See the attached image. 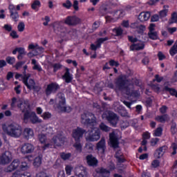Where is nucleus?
I'll use <instances>...</instances> for the list:
<instances>
[{"instance_id": "nucleus-1", "label": "nucleus", "mask_w": 177, "mask_h": 177, "mask_svg": "<svg viewBox=\"0 0 177 177\" xmlns=\"http://www.w3.org/2000/svg\"><path fill=\"white\" fill-rule=\"evenodd\" d=\"M18 109H20L22 113H24V121H28L30 120L32 124H41L42 122V120L39 119L37 115V113L34 111H29L27 109L29 106H26V103H23V102H20L17 104Z\"/></svg>"}, {"instance_id": "nucleus-2", "label": "nucleus", "mask_w": 177, "mask_h": 177, "mask_svg": "<svg viewBox=\"0 0 177 177\" xmlns=\"http://www.w3.org/2000/svg\"><path fill=\"white\" fill-rule=\"evenodd\" d=\"M129 81L127 79V76L124 75H119L115 80V84L118 91H126V93L128 96H133L135 91L131 90V88L128 86Z\"/></svg>"}, {"instance_id": "nucleus-3", "label": "nucleus", "mask_w": 177, "mask_h": 177, "mask_svg": "<svg viewBox=\"0 0 177 177\" xmlns=\"http://www.w3.org/2000/svg\"><path fill=\"white\" fill-rule=\"evenodd\" d=\"M3 131L10 138H20L23 133V128L17 123H11L8 125L3 126Z\"/></svg>"}, {"instance_id": "nucleus-4", "label": "nucleus", "mask_w": 177, "mask_h": 177, "mask_svg": "<svg viewBox=\"0 0 177 177\" xmlns=\"http://www.w3.org/2000/svg\"><path fill=\"white\" fill-rule=\"evenodd\" d=\"M31 75L30 73L25 74L22 77V81L27 89L29 91H34V92H39L41 88L39 86L35 85V81L33 79H30Z\"/></svg>"}, {"instance_id": "nucleus-5", "label": "nucleus", "mask_w": 177, "mask_h": 177, "mask_svg": "<svg viewBox=\"0 0 177 177\" xmlns=\"http://www.w3.org/2000/svg\"><path fill=\"white\" fill-rule=\"evenodd\" d=\"M66 106V97L64 94L59 93H58V104H57V108L58 110H60L62 113H71V106Z\"/></svg>"}, {"instance_id": "nucleus-6", "label": "nucleus", "mask_w": 177, "mask_h": 177, "mask_svg": "<svg viewBox=\"0 0 177 177\" xmlns=\"http://www.w3.org/2000/svg\"><path fill=\"white\" fill-rule=\"evenodd\" d=\"M106 41H109V37L98 38L95 41V44H91L90 49L94 51V54L90 57L91 59H96V57H97L96 50H97V49H100V48H102V44L106 42Z\"/></svg>"}, {"instance_id": "nucleus-7", "label": "nucleus", "mask_w": 177, "mask_h": 177, "mask_svg": "<svg viewBox=\"0 0 177 177\" xmlns=\"http://www.w3.org/2000/svg\"><path fill=\"white\" fill-rule=\"evenodd\" d=\"M88 135L86 138L88 142H97L100 139V130L97 128H91L88 131Z\"/></svg>"}, {"instance_id": "nucleus-8", "label": "nucleus", "mask_w": 177, "mask_h": 177, "mask_svg": "<svg viewBox=\"0 0 177 177\" xmlns=\"http://www.w3.org/2000/svg\"><path fill=\"white\" fill-rule=\"evenodd\" d=\"M86 133V130L77 127L76 129H73L72 131V138L74 139L75 142H79L82 138H84V134Z\"/></svg>"}, {"instance_id": "nucleus-9", "label": "nucleus", "mask_w": 177, "mask_h": 177, "mask_svg": "<svg viewBox=\"0 0 177 177\" xmlns=\"http://www.w3.org/2000/svg\"><path fill=\"white\" fill-rule=\"evenodd\" d=\"M59 89H60V86L57 82L48 84L45 89L46 96H50L52 93H56Z\"/></svg>"}, {"instance_id": "nucleus-10", "label": "nucleus", "mask_w": 177, "mask_h": 177, "mask_svg": "<svg viewBox=\"0 0 177 177\" xmlns=\"http://www.w3.org/2000/svg\"><path fill=\"white\" fill-rule=\"evenodd\" d=\"M109 146L113 149H118L120 147V142L115 131H112L109 133Z\"/></svg>"}, {"instance_id": "nucleus-11", "label": "nucleus", "mask_w": 177, "mask_h": 177, "mask_svg": "<svg viewBox=\"0 0 177 177\" xmlns=\"http://www.w3.org/2000/svg\"><path fill=\"white\" fill-rule=\"evenodd\" d=\"M119 120L118 115L114 112H109L106 116V120L113 128H117V124H118Z\"/></svg>"}, {"instance_id": "nucleus-12", "label": "nucleus", "mask_w": 177, "mask_h": 177, "mask_svg": "<svg viewBox=\"0 0 177 177\" xmlns=\"http://www.w3.org/2000/svg\"><path fill=\"white\" fill-rule=\"evenodd\" d=\"M81 23V19L78 17L73 15V16H68L65 20L64 24L66 26H77Z\"/></svg>"}, {"instance_id": "nucleus-13", "label": "nucleus", "mask_w": 177, "mask_h": 177, "mask_svg": "<svg viewBox=\"0 0 177 177\" xmlns=\"http://www.w3.org/2000/svg\"><path fill=\"white\" fill-rule=\"evenodd\" d=\"M82 123L84 125H86L87 127H91L92 128H95V125H96V119L95 118H88L86 116V113H84L81 115Z\"/></svg>"}, {"instance_id": "nucleus-14", "label": "nucleus", "mask_w": 177, "mask_h": 177, "mask_svg": "<svg viewBox=\"0 0 177 177\" xmlns=\"http://www.w3.org/2000/svg\"><path fill=\"white\" fill-rule=\"evenodd\" d=\"M12 153L9 151H6L0 157V162L3 165H6V164H9V162H12Z\"/></svg>"}, {"instance_id": "nucleus-15", "label": "nucleus", "mask_w": 177, "mask_h": 177, "mask_svg": "<svg viewBox=\"0 0 177 177\" xmlns=\"http://www.w3.org/2000/svg\"><path fill=\"white\" fill-rule=\"evenodd\" d=\"M115 169V165L113 162H111L108 166V169H104V167L98 168L96 170V172L99 174V175H104L107 174H110L111 171Z\"/></svg>"}, {"instance_id": "nucleus-16", "label": "nucleus", "mask_w": 177, "mask_h": 177, "mask_svg": "<svg viewBox=\"0 0 177 177\" xmlns=\"http://www.w3.org/2000/svg\"><path fill=\"white\" fill-rule=\"evenodd\" d=\"M86 160L88 167H97V164H99L97 158L92 154L87 155L86 156Z\"/></svg>"}, {"instance_id": "nucleus-17", "label": "nucleus", "mask_w": 177, "mask_h": 177, "mask_svg": "<svg viewBox=\"0 0 177 177\" xmlns=\"http://www.w3.org/2000/svg\"><path fill=\"white\" fill-rule=\"evenodd\" d=\"M21 151L22 154H31L34 151V146L30 143H25L22 145Z\"/></svg>"}, {"instance_id": "nucleus-18", "label": "nucleus", "mask_w": 177, "mask_h": 177, "mask_svg": "<svg viewBox=\"0 0 177 177\" xmlns=\"http://www.w3.org/2000/svg\"><path fill=\"white\" fill-rule=\"evenodd\" d=\"M20 165V160L19 159H15L10 165L5 169V172H13L15 169H17Z\"/></svg>"}, {"instance_id": "nucleus-19", "label": "nucleus", "mask_w": 177, "mask_h": 177, "mask_svg": "<svg viewBox=\"0 0 177 177\" xmlns=\"http://www.w3.org/2000/svg\"><path fill=\"white\" fill-rule=\"evenodd\" d=\"M167 150H168V147L167 145H163L157 149L154 153L155 158H161V157L165 154V151H167Z\"/></svg>"}, {"instance_id": "nucleus-20", "label": "nucleus", "mask_w": 177, "mask_h": 177, "mask_svg": "<svg viewBox=\"0 0 177 177\" xmlns=\"http://www.w3.org/2000/svg\"><path fill=\"white\" fill-rule=\"evenodd\" d=\"M151 16V14L150 12H142L138 15V20L141 21V23H143V21H147L150 19V17Z\"/></svg>"}, {"instance_id": "nucleus-21", "label": "nucleus", "mask_w": 177, "mask_h": 177, "mask_svg": "<svg viewBox=\"0 0 177 177\" xmlns=\"http://www.w3.org/2000/svg\"><path fill=\"white\" fill-rule=\"evenodd\" d=\"M52 140L54 145L57 147H61V146H63V145H64V138L62 136L53 137Z\"/></svg>"}, {"instance_id": "nucleus-22", "label": "nucleus", "mask_w": 177, "mask_h": 177, "mask_svg": "<svg viewBox=\"0 0 177 177\" xmlns=\"http://www.w3.org/2000/svg\"><path fill=\"white\" fill-rule=\"evenodd\" d=\"M62 80H64L66 84H70L73 81V75L70 73V69L68 68H66V72L62 76Z\"/></svg>"}, {"instance_id": "nucleus-23", "label": "nucleus", "mask_w": 177, "mask_h": 177, "mask_svg": "<svg viewBox=\"0 0 177 177\" xmlns=\"http://www.w3.org/2000/svg\"><path fill=\"white\" fill-rule=\"evenodd\" d=\"M24 136L25 139H32L34 138V130L31 128H25L24 130Z\"/></svg>"}, {"instance_id": "nucleus-24", "label": "nucleus", "mask_w": 177, "mask_h": 177, "mask_svg": "<svg viewBox=\"0 0 177 177\" xmlns=\"http://www.w3.org/2000/svg\"><path fill=\"white\" fill-rule=\"evenodd\" d=\"M97 150H102L103 153L106 150V140L104 138H101V140L96 145Z\"/></svg>"}, {"instance_id": "nucleus-25", "label": "nucleus", "mask_w": 177, "mask_h": 177, "mask_svg": "<svg viewBox=\"0 0 177 177\" xmlns=\"http://www.w3.org/2000/svg\"><path fill=\"white\" fill-rule=\"evenodd\" d=\"M145 49L144 44H133L130 46V50H143Z\"/></svg>"}, {"instance_id": "nucleus-26", "label": "nucleus", "mask_w": 177, "mask_h": 177, "mask_svg": "<svg viewBox=\"0 0 177 177\" xmlns=\"http://www.w3.org/2000/svg\"><path fill=\"white\" fill-rule=\"evenodd\" d=\"M164 92H169L171 96H175L177 97V91L174 88H169L168 86H165L163 88Z\"/></svg>"}, {"instance_id": "nucleus-27", "label": "nucleus", "mask_w": 177, "mask_h": 177, "mask_svg": "<svg viewBox=\"0 0 177 177\" xmlns=\"http://www.w3.org/2000/svg\"><path fill=\"white\" fill-rule=\"evenodd\" d=\"M99 128L102 132L108 133L111 131V127L107 126L104 122H101L99 125Z\"/></svg>"}, {"instance_id": "nucleus-28", "label": "nucleus", "mask_w": 177, "mask_h": 177, "mask_svg": "<svg viewBox=\"0 0 177 177\" xmlns=\"http://www.w3.org/2000/svg\"><path fill=\"white\" fill-rule=\"evenodd\" d=\"M156 121H158V122H161L162 124L165 122L167 120H168V114H164L162 115H157L155 118Z\"/></svg>"}, {"instance_id": "nucleus-29", "label": "nucleus", "mask_w": 177, "mask_h": 177, "mask_svg": "<svg viewBox=\"0 0 177 177\" xmlns=\"http://www.w3.org/2000/svg\"><path fill=\"white\" fill-rule=\"evenodd\" d=\"M41 164H42V156H39L34 159L33 166L38 168L41 167Z\"/></svg>"}, {"instance_id": "nucleus-30", "label": "nucleus", "mask_w": 177, "mask_h": 177, "mask_svg": "<svg viewBox=\"0 0 177 177\" xmlns=\"http://www.w3.org/2000/svg\"><path fill=\"white\" fill-rule=\"evenodd\" d=\"M31 64L33 65L32 70H36L37 71H39V73L42 71V67H41V65L37 64V59H32Z\"/></svg>"}, {"instance_id": "nucleus-31", "label": "nucleus", "mask_w": 177, "mask_h": 177, "mask_svg": "<svg viewBox=\"0 0 177 177\" xmlns=\"http://www.w3.org/2000/svg\"><path fill=\"white\" fill-rule=\"evenodd\" d=\"M73 147L78 153H82V145L81 144V140L75 141V143L73 144Z\"/></svg>"}, {"instance_id": "nucleus-32", "label": "nucleus", "mask_w": 177, "mask_h": 177, "mask_svg": "<svg viewBox=\"0 0 177 177\" xmlns=\"http://www.w3.org/2000/svg\"><path fill=\"white\" fill-rule=\"evenodd\" d=\"M59 156L62 160H64V161H67V160H70L71 158V153H66L65 152H61Z\"/></svg>"}, {"instance_id": "nucleus-33", "label": "nucleus", "mask_w": 177, "mask_h": 177, "mask_svg": "<svg viewBox=\"0 0 177 177\" xmlns=\"http://www.w3.org/2000/svg\"><path fill=\"white\" fill-rule=\"evenodd\" d=\"M170 150H172L171 156H176L177 153V141L176 142H172L170 146Z\"/></svg>"}, {"instance_id": "nucleus-34", "label": "nucleus", "mask_w": 177, "mask_h": 177, "mask_svg": "<svg viewBox=\"0 0 177 177\" xmlns=\"http://www.w3.org/2000/svg\"><path fill=\"white\" fill-rule=\"evenodd\" d=\"M31 8L33 10H37V9L41 8V1L39 0H35L31 4Z\"/></svg>"}, {"instance_id": "nucleus-35", "label": "nucleus", "mask_w": 177, "mask_h": 177, "mask_svg": "<svg viewBox=\"0 0 177 177\" xmlns=\"http://www.w3.org/2000/svg\"><path fill=\"white\" fill-rule=\"evenodd\" d=\"M100 13L102 16H106V15H108L109 13V8H107V6L103 5L101 6L100 10Z\"/></svg>"}, {"instance_id": "nucleus-36", "label": "nucleus", "mask_w": 177, "mask_h": 177, "mask_svg": "<svg viewBox=\"0 0 177 177\" xmlns=\"http://www.w3.org/2000/svg\"><path fill=\"white\" fill-rule=\"evenodd\" d=\"M38 139L40 143H41V145H45V143H46V140L48 138L46 137V135L44 133H41V134H39Z\"/></svg>"}, {"instance_id": "nucleus-37", "label": "nucleus", "mask_w": 177, "mask_h": 177, "mask_svg": "<svg viewBox=\"0 0 177 177\" xmlns=\"http://www.w3.org/2000/svg\"><path fill=\"white\" fill-rule=\"evenodd\" d=\"M113 32H115V36L116 37H121V35H122V34L124 33V30H122V28L121 27L119 28H115L113 30Z\"/></svg>"}, {"instance_id": "nucleus-38", "label": "nucleus", "mask_w": 177, "mask_h": 177, "mask_svg": "<svg viewBox=\"0 0 177 177\" xmlns=\"http://www.w3.org/2000/svg\"><path fill=\"white\" fill-rule=\"evenodd\" d=\"M6 63H8V64L13 66V64H15L16 62V58H15V57L8 56L6 58Z\"/></svg>"}, {"instance_id": "nucleus-39", "label": "nucleus", "mask_w": 177, "mask_h": 177, "mask_svg": "<svg viewBox=\"0 0 177 177\" xmlns=\"http://www.w3.org/2000/svg\"><path fill=\"white\" fill-rule=\"evenodd\" d=\"M153 136L160 137L162 135V127H158L156 130H154Z\"/></svg>"}, {"instance_id": "nucleus-40", "label": "nucleus", "mask_w": 177, "mask_h": 177, "mask_svg": "<svg viewBox=\"0 0 177 177\" xmlns=\"http://www.w3.org/2000/svg\"><path fill=\"white\" fill-rule=\"evenodd\" d=\"M148 37L150 39H153V41L158 39V35H157V32H149Z\"/></svg>"}, {"instance_id": "nucleus-41", "label": "nucleus", "mask_w": 177, "mask_h": 177, "mask_svg": "<svg viewBox=\"0 0 177 177\" xmlns=\"http://www.w3.org/2000/svg\"><path fill=\"white\" fill-rule=\"evenodd\" d=\"M176 54H177V44L175 43L169 50V55L171 56H174V55H176Z\"/></svg>"}, {"instance_id": "nucleus-42", "label": "nucleus", "mask_w": 177, "mask_h": 177, "mask_svg": "<svg viewBox=\"0 0 177 177\" xmlns=\"http://www.w3.org/2000/svg\"><path fill=\"white\" fill-rule=\"evenodd\" d=\"M10 16L14 21H18L19 16V12L17 11L10 12Z\"/></svg>"}, {"instance_id": "nucleus-43", "label": "nucleus", "mask_w": 177, "mask_h": 177, "mask_svg": "<svg viewBox=\"0 0 177 177\" xmlns=\"http://www.w3.org/2000/svg\"><path fill=\"white\" fill-rule=\"evenodd\" d=\"M26 28V24H24V22H19L17 26V30L19 32H23Z\"/></svg>"}, {"instance_id": "nucleus-44", "label": "nucleus", "mask_w": 177, "mask_h": 177, "mask_svg": "<svg viewBox=\"0 0 177 177\" xmlns=\"http://www.w3.org/2000/svg\"><path fill=\"white\" fill-rule=\"evenodd\" d=\"M160 142V138H153L150 140V145L152 147H154Z\"/></svg>"}, {"instance_id": "nucleus-45", "label": "nucleus", "mask_w": 177, "mask_h": 177, "mask_svg": "<svg viewBox=\"0 0 177 177\" xmlns=\"http://www.w3.org/2000/svg\"><path fill=\"white\" fill-rule=\"evenodd\" d=\"M109 66L111 67H119L120 66V62L118 61H115L114 59H111L109 61Z\"/></svg>"}, {"instance_id": "nucleus-46", "label": "nucleus", "mask_w": 177, "mask_h": 177, "mask_svg": "<svg viewBox=\"0 0 177 177\" xmlns=\"http://www.w3.org/2000/svg\"><path fill=\"white\" fill-rule=\"evenodd\" d=\"M62 67H63V66L59 63L54 64L53 66V73H57L59 71V70H60V68H62Z\"/></svg>"}, {"instance_id": "nucleus-47", "label": "nucleus", "mask_w": 177, "mask_h": 177, "mask_svg": "<svg viewBox=\"0 0 177 177\" xmlns=\"http://www.w3.org/2000/svg\"><path fill=\"white\" fill-rule=\"evenodd\" d=\"M41 117L44 120H49V118H52V113L49 112H44L43 114L41 115Z\"/></svg>"}, {"instance_id": "nucleus-48", "label": "nucleus", "mask_w": 177, "mask_h": 177, "mask_svg": "<svg viewBox=\"0 0 177 177\" xmlns=\"http://www.w3.org/2000/svg\"><path fill=\"white\" fill-rule=\"evenodd\" d=\"M62 6L66 9H70L73 6V3L70 0H66L65 3H63Z\"/></svg>"}, {"instance_id": "nucleus-49", "label": "nucleus", "mask_w": 177, "mask_h": 177, "mask_svg": "<svg viewBox=\"0 0 177 177\" xmlns=\"http://www.w3.org/2000/svg\"><path fill=\"white\" fill-rule=\"evenodd\" d=\"M28 169V164L27 162H22L20 165L21 171H27Z\"/></svg>"}, {"instance_id": "nucleus-50", "label": "nucleus", "mask_w": 177, "mask_h": 177, "mask_svg": "<svg viewBox=\"0 0 177 177\" xmlns=\"http://www.w3.org/2000/svg\"><path fill=\"white\" fill-rule=\"evenodd\" d=\"M137 30L138 34H143V32H145V30H146V26L144 25H138Z\"/></svg>"}, {"instance_id": "nucleus-51", "label": "nucleus", "mask_w": 177, "mask_h": 177, "mask_svg": "<svg viewBox=\"0 0 177 177\" xmlns=\"http://www.w3.org/2000/svg\"><path fill=\"white\" fill-rule=\"evenodd\" d=\"M168 110V106L167 105H163L159 109L160 114H167V111Z\"/></svg>"}, {"instance_id": "nucleus-52", "label": "nucleus", "mask_w": 177, "mask_h": 177, "mask_svg": "<svg viewBox=\"0 0 177 177\" xmlns=\"http://www.w3.org/2000/svg\"><path fill=\"white\" fill-rule=\"evenodd\" d=\"M99 27H100V22L95 21L92 26V30L93 31H96L97 29L99 28Z\"/></svg>"}, {"instance_id": "nucleus-53", "label": "nucleus", "mask_w": 177, "mask_h": 177, "mask_svg": "<svg viewBox=\"0 0 177 177\" xmlns=\"http://www.w3.org/2000/svg\"><path fill=\"white\" fill-rule=\"evenodd\" d=\"M128 127H129V122L128 121H123L120 124L121 129H127V128H128Z\"/></svg>"}, {"instance_id": "nucleus-54", "label": "nucleus", "mask_w": 177, "mask_h": 177, "mask_svg": "<svg viewBox=\"0 0 177 177\" xmlns=\"http://www.w3.org/2000/svg\"><path fill=\"white\" fill-rule=\"evenodd\" d=\"M170 131L172 135H175V133H176L177 132L176 123H174L171 124Z\"/></svg>"}, {"instance_id": "nucleus-55", "label": "nucleus", "mask_w": 177, "mask_h": 177, "mask_svg": "<svg viewBox=\"0 0 177 177\" xmlns=\"http://www.w3.org/2000/svg\"><path fill=\"white\" fill-rule=\"evenodd\" d=\"M151 88L154 91V92H156V93H158L160 92V86H158V84H151Z\"/></svg>"}, {"instance_id": "nucleus-56", "label": "nucleus", "mask_w": 177, "mask_h": 177, "mask_svg": "<svg viewBox=\"0 0 177 177\" xmlns=\"http://www.w3.org/2000/svg\"><path fill=\"white\" fill-rule=\"evenodd\" d=\"M151 167L153 168H158L160 167V160H154L151 162Z\"/></svg>"}, {"instance_id": "nucleus-57", "label": "nucleus", "mask_w": 177, "mask_h": 177, "mask_svg": "<svg viewBox=\"0 0 177 177\" xmlns=\"http://www.w3.org/2000/svg\"><path fill=\"white\" fill-rule=\"evenodd\" d=\"M168 14V10L164 9L160 11L159 15L160 17H167V15Z\"/></svg>"}, {"instance_id": "nucleus-58", "label": "nucleus", "mask_w": 177, "mask_h": 177, "mask_svg": "<svg viewBox=\"0 0 177 177\" xmlns=\"http://www.w3.org/2000/svg\"><path fill=\"white\" fill-rule=\"evenodd\" d=\"M158 59L160 61L161 60H165V59L167 58V57L165 56V55H164V53H162V52L161 51H159L158 53Z\"/></svg>"}, {"instance_id": "nucleus-59", "label": "nucleus", "mask_w": 177, "mask_h": 177, "mask_svg": "<svg viewBox=\"0 0 177 177\" xmlns=\"http://www.w3.org/2000/svg\"><path fill=\"white\" fill-rule=\"evenodd\" d=\"M158 20H160V15H153L151 17V21L152 23H155L156 21H158Z\"/></svg>"}, {"instance_id": "nucleus-60", "label": "nucleus", "mask_w": 177, "mask_h": 177, "mask_svg": "<svg viewBox=\"0 0 177 177\" xmlns=\"http://www.w3.org/2000/svg\"><path fill=\"white\" fill-rule=\"evenodd\" d=\"M10 36L12 37V39H17V38H19V35H17V32L15 30H12L10 33Z\"/></svg>"}, {"instance_id": "nucleus-61", "label": "nucleus", "mask_w": 177, "mask_h": 177, "mask_svg": "<svg viewBox=\"0 0 177 177\" xmlns=\"http://www.w3.org/2000/svg\"><path fill=\"white\" fill-rule=\"evenodd\" d=\"M65 171L66 172V175H71V171H73V167L70 165H66L65 167Z\"/></svg>"}, {"instance_id": "nucleus-62", "label": "nucleus", "mask_w": 177, "mask_h": 177, "mask_svg": "<svg viewBox=\"0 0 177 177\" xmlns=\"http://www.w3.org/2000/svg\"><path fill=\"white\" fill-rule=\"evenodd\" d=\"M171 23H177V12H174L171 14Z\"/></svg>"}, {"instance_id": "nucleus-63", "label": "nucleus", "mask_w": 177, "mask_h": 177, "mask_svg": "<svg viewBox=\"0 0 177 177\" xmlns=\"http://www.w3.org/2000/svg\"><path fill=\"white\" fill-rule=\"evenodd\" d=\"M151 138V134L149 131L142 133V139L149 140Z\"/></svg>"}, {"instance_id": "nucleus-64", "label": "nucleus", "mask_w": 177, "mask_h": 177, "mask_svg": "<svg viewBox=\"0 0 177 177\" xmlns=\"http://www.w3.org/2000/svg\"><path fill=\"white\" fill-rule=\"evenodd\" d=\"M36 177H49V176L46 175V173L44 171H40L39 173L37 174Z\"/></svg>"}]
</instances>
